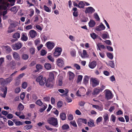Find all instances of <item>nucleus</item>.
Returning a JSON list of instances; mask_svg holds the SVG:
<instances>
[{"label":"nucleus","instance_id":"f257e3e1","mask_svg":"<svg viewBox=\"0 0 132 132\" xmlns=\"http://www.w3.org/2000/svg\"><path fill=\"white\" fill-rule=\"evenodd\" d=\"M47 122L50 124L55 127H57L58 126V120L56 118L53 117H50L47 119Z\"/></svg>","mask_w":132,"mask_h":132},{"label":"nucleus","instance_id":"f03ea898","mask_svg":"<svg viewBox=\"0 0 132 132\" xmlns=\"http://www.w3.org/2000/svg\"><path fill=\"white\" fill-rule=\"evenodd\" d=\"M62 51L61 48L59 47H56L55 49V51L53 53V55L54 56L57 57L60 56Z\"/></svg>","mask_w":132,"mask_h":132},{"label":"nucleus","instance_id":"7ed1b4c3","mask_svg":"<svg viewBox=\"0 0 132 132\" xmlns=\"http://www.w3.org/2000/svg\"><path fill=\"white\" fill-rule=\"evenodd\" d=\"M12 47L14 50H17L20 49L22 46V44L20 42L16 43L12 45Z\"/></svg>","mask_w":132,"mask_h":132},{"label":"nucleus","instance_id":"20e7f679","mask_svg":"<svg viewBox=\"0 0 132 132\" xmlns=\"http://www.w3.org/2000/svg\"><path fill=\"white\" fill-rule=\"evenodd\" d=\"M91 80L92 85L93 87H96L99 84L100 81L96 78H91Z\"/></svg>","mask_w":132,"mask_h":132},{"label":"nucleus","instance_id":"39448f33","mask_svg":"<svg viewBox=\"0 0 132 132\" xmlns=\"http://www.w3.org/2000/svg\"><path fill=\"white\" fill-rule=\"evenodd\" d=\"M57 65L59 67H64V62L62 58H58L56 62Z\"/></svg>","mask_w":132,"mask_h":132},{"label":"nucleus","instance_id":"423d86ee","mask_svg":"<svg viewBox=\"0 0 132 132\" xmlns=\"http://www.w3.org/2000/svg\"><path fill=\"white\" fill-rule=\"evenodd\" d=\"M106 92L105 94V97L108 100L110 99L113 97V96L111 92L109 90H106Z\"/></svg>","mask_w":132,"mask_h":132},{"label":"nucleus","instance_id":"0eeeda50","mask_svg":"<svg viewBox=\"0 0 132 132\" xmlns=\"http://www.w3.org/2000/svg\"><path fill=\"white\" fill-rule=\"evenodd\" d=\"M13 78L12 77L10 76L9 77L4 79L3 81V84L5 85H6L10 83L13 80Z\"/></svg>","mask_w":132,"mask_h":132},{"label":"nucleus","instance_id":"6e6552de","mask_svg":"<svg viewBox=\"0 0 132 132\" xmlns=\"http://www.w3.org/2000/svg\"><path fill=\"white\" fill-rule=\"evenodd\" d=\"M105 27L102 23L98 26L96 27L95 28V30L97 31H101L105 29Z\"/></svg>","mask_w":132,"mask_h":132},{"label":"nucleus","instance_id":"1a4fd4ad","mask_svg":"<svg viewBox=\"0 0 132 132\" xmlns=\"http://www.w3.org/2000/svg\"><path fill=\"white\" fill-rule=\"evenodd\" d=\"M46 46L47 48L50 50H52L55 46V44L53 42H48L46 43Z\"/></svg>","mask_w":132,"mask_h":132},{"label":"nucleus","instance_id":"9d476101","mask_svg":"<svg viewBox=\"0 0 132 132\" xmlns=\"http://www.w3.org/2000/svg\"><path fill=\"white\" fill-rule=\"evenodd\" d=\"M13 58L16 60L18 61L20 59V55L17 53L14 52L13 54Z\"/></svg>","mask_w":132,"mask_h":132},{"label":"nucleus","instance_id":"9b49d317","mask_svg":"<svg viewBox=\"0 0 132 132\" xmlns=\"http://www.w3.org/2000/svg\"><path fill=\"white\" fill-rule=\"evenodd\" d=\"M46 82V86L47 87L50 88L53 87V85L52 81L49 80V79H47Z\"/></svg>","mask_w":132,"mask_h":132},{"label":"nucleus","instance_id":"f8f14e48","mask_svg":"<svg viewBox=\"0 0 132 132\" xmlns=\"http://www.w3.org/2000/svg\"><path fill=\"white\" fill-rule=\"evenodd\" d=\"M29 35L32 38H34L37 35L36 31L34 30H32L30 31L29 32Z\"/></svg>","mask_w":132,"mask_h":132},{"label":"nucleus","instance_id":"ddd939ff","mask_svg":"<svg viewBox=\"0 0 132 132\" xmlns=\"http://www.w3.org/2000/svg\"><path fill=\"white\" fill-rule=\"evenodd\" d=\"M95 10L93 7H89L86 8L85 12L86 13H92L95 12Z\"/></svg>","mask_w":132,"mask_h":132},{"label":"nucleus","instance_id":"4468645a","mask_svg":"<svg viewBox=\"0 0 132 132\" xmlns=\"http://www.w3.org/2000/svg\"><path fill=\"white\" fill-rule=\"evenodd\" d=\"M96 65V61H93L92 62L89 63L88 66L91 69H93L95 67Z\"/></svg>","mask_w":132,"mask_h":132},{"label":"nucleus","instance_id":"2eb2a0df","mask_svg":"<svg viewBox=\"0 0 132 132\" xmlns=\"http://www.w3.org/2000/svg\"><path fill=\"white\" fill-rule=\"evenodd\" d=\"M21 39L24 41H26L28 40V37L26 33H22V34Z\"/></svg>","mask_w":132,"mask_h":132},{"label":"nucleus","instance_id":"dca6fc26","mask_svg":"<svg viewBox=\"0 0 132 132\" xmlns=\"http://www.w3.org/2000/svg\"><path fill=\"white\" fill-rule=\"evenodd\" d=\"M2 90L4 92L2 96V97L3 98H5L7 92V87L6 86H3L2 88Z\"/></svg>","mask_w":132,"mask_h":132},{"label":"nucleus","instance_id":"f3484780","mask_svg":"<svg viewBox=\"0 0 132 132\" xmlns=\"http://www.w3.org/2000/svg\"><path fill=\"white\" fill-rule=\"evenodd\" d=\"M101 92V91L100 89V87L96 88L94 89V91L92 93V94L93 95H97Z\"/></svg>","mask_w":132,"mask_h":132},{"label":"nucleus","instance_id":"a211bd4d","mask_svg":"<svg viewBox=\"0 0 132 132\" xmlns=\"http://www.w3.org/2000/svg\"><path fill=\"white\" fill-rule=\"evenodd\" d=\"M3 47L8 53H9L12 51L11 47L9 46H4Z\"/></svg>","mask_w":132,"mask_h":132},{"label":"nucleus","instance_id":"6ab92c4d","mask_svg":"<svg viewBox=\"0 0 132 132\" xmlns=\"http://www.w3.org/2000/svg\"><path fill=\"white\" fill-rule=\"evenodd\" d=\"M87 124L88 126L90 127H92L95 126L94 124V121L92 120H90L89 122H88Z\"/></svg>","mask_w":132,"mask_h":132},{"label":"nucleus","instance_id":"aec40b11","mask_svg":"<svg viewBox=\"0 0 132 132\" xmlns=\"http://www.w3.org/2000/svg\"><path fill=\"white\" fill-rule=\"evenodd\" d=\"M39 16L40 17V16ZM39 15H35L33 17L32 19L34 22H38L39 20Z\"/></svg>","mask_w":132,"mask_h":132},{"label":"nucleus","instance_id":"412c9836","mask_svg":"<svg viewBox=\"0 0 132 132\" xmlns=\"http://www.w3.org/2000/svg\"><path fill=\"white\" fill-rule=\"evenodd\" d=\"M69 75V79L70 80H71L73 79L75 77V74L74 73L71 72L69 71L68 72Z\"/></svg>","mask_w":132,"mask_h":132},{"label":"nucleus","instance_id":"4be33fe9","mask_svg":"<svg viewBox=\"0 0 132 132\" xmlns=\"http://www.w3.org/2000/svg\"><path fill=\"white\" fill-rule=\"evenodd\" d=\"M44 66L45 68L47 70H50L51 68V65L48 63H45L44 65Z\"/></svg>","mask_w":132,"mask_h":132},{"label":"nucleus","instance_id":"5701e85b","mask_svg":"<svg viewBox=\"0 0 132 132\" xmlns=\"http://www.w3.org/2000/svg\"><path fill=\"white\" fill-rule=\"evenodd\" d=\"M24 108V107L23 105L20 103L18 105L17 109L19 111H21L23 110Z\"/></svg>","mask_w":132,"mask_h":132},{"label":"nucleus","instance_id":"b1692460","mask_svg":"<svg viewBox=\"0 0 132 132\" xmlns=\"http://www.w3.org/2000/svg\"><path fill=\"white\" fill-rule=\"evenodd\" d=\"M60 118L62 120H65L66 119V114L65 113L62 112L60 114Z\"/></svg>","mask_w":132,"mask_h":132},{"label":"nucleus","instance_id":"393cba45","mask_svg":"<svg viewBox=\"0 0 132 132\" xmlns=\"http://www.w3.org/2000/svg\"><path fill=\"white\" fill-rule=\"evenodd\" d=\"M104 118V122L107 123L109 121V117L107 114H105L103 116Z\"/></svg>","mask_w":132,"mask_h":132},{"label":"nucleus","instance_id":"a878e982","mask_svg":"<svg viewBox=\"0 0 132 132\" xmlns=\"http://www.w3.org/2000/svg\"><path fill=\"white\" fill-rule=\"evenodd\" d=\"M20 34L19 33L16 32L14 33L12 37L16 39H17L20 38Z\"/></svg>","mask_w":132,"mask_h":132},{"label":"nucleus","instance_id":"bb28decb","mask_svg":"<svg viewBox=\"0 0 132 132\" xmlns=\"http://www.w3.org/2000/svg\"><path fill=\"white\" fill-rule=\"evenodd\" d=\"M95 24V22L93 20H90L89 23V26L91 27H94Z\"/></svg>","mask_w":132,"mask_h":132},{"label":"nucleus","instance_id":"cd10ccee","mask_svg":"<svg viewBox=\"0 0 132 132\" xmlns=\"http://www.w3.org/2000/svg\"><path fill=\"white\" fill-rule=\"evenodd\" d=\"M54 79V75L52 72H50L49 73V78L48 79L53 81Z\"/></svg>","mask_w":132,"mask_h":132},{"label":"nucleus","instance_id":"c85d7f7f","mask_svg":"<svg viewBox=\"0 0 132 132\" xmlns=\"http://www.w3.org/2000/svg\"><path fill=\"white\" fill-rule=\"evenodd\" d=\"M61 128L63 130H67L69 128V127L68 125L64 124L62 126Z\"/></svg>","mask_w":132,"mask_h":132},{"label":"nucleus","instance_id":"c756f323","mask_svg":"<svg viewBox=\"0 0 132 132\" xmlns=\"http://www.w3.org/2000/svg\"><path fill=\"white\" fill-rule=\"evenodd\" d=\"M81 56L82 58H85L86 57H88V55L86 50H83V51L82 54H81Z\"/></svg>","mask_w":132,"mask_h":132},{"label":"nucleus","instance_id":"7c9ffc66","mask_svg":"<svg viewBox=\"0 0 132 132\" xmlns=\"http://www.w3.org/2000/svg\"><path fill=\"white\" fill-rule=\"evenodd\" d=\"M46 79L45 78H43L42 80L39 82V84L41 85H43L46 82Z\"/></svg>","mask_w":132,"mask_h":132},{"label":"nucleus","instance_id":"2f4dec72","mask_svg":"<svg viewBox=\"0 0 132 132\" xmlns=\"http://www.w3.org/2000/svg\"><path fill=\"white\" fill-rule=\"evenodd\" d=\"M15 120H14L13 121L15 124L17 126L22 125H23L24 123L23 122H22L19 121H15Z\"/></svg>","mask_w":132,"mask_h":132},{"label":"nucleus","instance_id":"473e14b6","mask_svg":"<svg viewBox=\"0 0 132 132\" xmlns=\"http://www.w3.org/2000/svg\"><path fill=\"white\" fill-rule=\"evenodd\" d=\"M90 36L93 39H95L98 37V36L95 33L93 32L90 33Z\"/></svg>","mask_w":132,"mask_h":132},{"label":"nucleus","instance_id":"72a5a7b5","mask_svg":"<svg viewBox=\"0 0 132 132\" xmlns=\"http://www.w3.org/2000/svg\"><path fill=\"white\" fill-rule=\"evenodd\" d=\"M36 103L39 106H43V105H44L43 103L40 100H38L36 102Z\"/></svg>","mask_w":132,"mask_h":132},{"label":"nucleus","instance_id":"f704fd0d","mask_svg":"<svg viewBox=\"0 0 132 132\" xmlns=\"http://www.w3.org/2000/svg\"><path fill=\"white\" fill-rule=\"evenodd\" d=\"M9 6H7V5H0V10H7V7Z\"/></svg>","mask_w":132,"mask_h":132},{"label":"nucleus","instance_id":"c9c22d12","mask_svg":"<svg viewBox=\"0 0 132 132\" xmlns=\"http://www.w3.org/2000/svg\"><path fill=\"white\" fill-rule=\"evenodd\" d=\"M36 49L34 47H32L30 48L29 51L30 53L32 55L35 54V52Z\"/></svg>","mask_w":132,"mask_h":132},{"label":"nucleus","instance_id":"e433bc0d","mask_svg":"<svg viewBox=\"0 0 132 132\" xmlns=\"http://www.w3.org/2000/svg\"><path fill=\"white\" fill-rule=\"evenodd\" d=\"M44 107L42 108L39 109V111L40 112H43L45 109L47 108V104H45L44 105Z\"/></svg>","mask_w":132,"mask_h":132},{"label":"nucleus","instance_id":"4c0bfd02","mask_svg":"<svg viewBox=\"0 0 132 132\" xmlns=\"http://www.w3.org/2000/svg\"><path fill=\"white\" fill-rule=\"evenodd\" d=\"M92 107L100 111H102L103 109L101 107H100L98 105H92Z\"/></svg>","mask_w":132,"mask_h":132},{"label":"nucleus","instance_id":"58836bf2","mask_svg":"<svg viewBox=\"0 0 132 132\" xmlns=\"http://www.w3.org/2000/svg\"><path fill=\"white\" fill-rule=\"evenodd\" d=\"M14 29H13L12 27L10 26L8 28L7 32L9 33H11L14 31Z\"/></svg>","mask_w":132,"mask_h":132},{"label":"nucleus","instance_id":"ea45409f","mask_svg":"<svg viewBox=\"0 0 132 132\" xmlns=\"http://www.w3.org/2000/svg\"><path fill=\"white\" fill-rule=\"evenodd\" d=\"M44 10L45 11H46L49 12H51V9L46 5H44Z\"/></svg>","mask_w":132,"mask_h":132},{"label":"nucleus","instance_id":"a19ab883","mask_svg":"<svg viewBox=\"0 0 132 132\" xmlns=\"http://www.w3.org/2000/svg\"><path fill=\"white\" fill-rule=\"evenodd\" d=\"M43 77V76L42 75H40L38 76L37 78L36 79V81L39 83V82H40L41 80H42Z\"/></svg>","mask_w":132,"mask_h":132},{"label":"nucleus","instance_id":"79ce46f5","mask_svg":"<svg viewBox=\"0 0 132 132\" xmlns=\"http://www.w3.org/2000/svg\"><path fill=\"white\" fill-rule=\"evenodd\" d=\"M27 83L26 82H24L22 84V87L23 89H26L27 86Z\"/></svg>","mask_w":132,"mask_h":132},{"label":"nucleus","instance_id":"37998d69","mask_svg":"<svg viewBox=\"0 0 132 132\" xmlns=\"http://www.w3.org/2000/svg\"><path fill=\"white\" fill-rule=\"evenodd\" d=\"M106 54L108 57L110 59H112L113 58V57L112 54L110 53H108Z\"/></svg>","mask_w":132,"mask_h":132},{"label":"nucleus","instance_id":"c03bdc74","mask_svg":"<svg viewBox=\"0 0 132 132\" xmlns=\"http://www.w3.org/2000/svg\"><path fill=\"white\" fill-rule=\"evenodd\" d=\"M52 112L55 114L57 116L58 115L59 113L58 111L55 108H54L53 109Z\"/></svg>","mask_w":132,"mask_h":132},{"label":"nucleus","instance_id":"a18cd8bd","mask_svg":"<svg viewBox=\"0 0 132 132\" xmlns=\"http://www.w3.org/2000/svg\"><path fill=\"white\" fill-rule=\"evenodd\" d=\"M85 6V4L82 1H80L78 3V7L83 8Z\"/></svg>","mask_w":132,"mask_h":132},{"label":"nucleus","instance_id":"49530a36","mask_svg":"<svg viewBox=\"0 0 132 132\" xmlns=\"http://www.w3.org/2000/svg\"><path fill=\"white\" fill-rule=\"evenodd\" d=\"M79 121L85 124H87V120L86 119L82 118H80L79 120Z\"/></svg>","mask_w":132,"mask_h":132},{"label":"nucleus","instance_id":"de8ad7c7","mask_svg":"<svg viewBox=\"0 0 132 132\" xmlns=\"http://www.w3.org/2000/svg\"><path fill=\"white\" fill-rule=\"evenodd\" d=\"M83 76L81 75H79L78 77V79L77 80V82L79 83L82 80Z\"/></svg>","mask_w":132,"mask_h":132},{"label":"nucleus","instance_id":"09e8293b","mask_svg":"<svg viewBox=\"0 0 132 132\" xmlns=\"http://www.w3.org/2000/svg\"><path fill=\"white\" fill-rule=\"evenodd\" d=\"M22 58L23 60H26L28 59V56L27 54H24L22 55Z\"/></svg>","mask_w":132,"mask_h":132},{"label":"nucleus","instance_id":"8fccbe9b","mask_svg":"<svg viewBox=\"0 0 132 132\" xmlns=\"http://www.w3.org/2000/svg\"><path fill=\"white\" fill-rule=\"evenodd\" d=\"M32 127V126L31 125H29L24 126V129H26L27 130H28L31 128Z\"/></svg>","mask_w":132,"mask_h":132},{"label":"nucleus","instance_id":"3c124183","mask_svg":"<svg viewBox=\"0 0 132 132\" xmlns=\"http://www.w3.org/2000/svg\"><path fill=\"white\" fill-rule=\"evenodd\" d=\"M106 33L107 34H103L102 35V37L104 39L108 38V36H109L108 33Z\"/></svg>","mask_w":132,"mask_h":132},{"label":"nucleus","instance_id":"603ef678","mask_svg":"<svg viewBox=\"0 0 132 132\" xmlns=\"http://www.w3.org/2000/svg\"><path fill=\"white\" fill-rule=\"evenodd\" d=\"M25 27V28L27 30H29L30 29H31L32 28V26L31 24H29L28 26H24V27Z\"/></svg>","mask_w":132,"mask_h":132},{"label":"nucleus","instance_id":"864d4df0","mask_svg":"<svg viewBox=\"0 0 132 132\" xmlns=\"http://www.w3.org/2000/svg\"><path fill=\"white\" fill-rule=\"evenodd\" d=\"M116 116L114 114H112L111 117V120L114 122L116 121Z\"/></svg>","mask_w":132,"mask_h":132},{"label":"nucleus","instance_id":"5fc2aeb1","mask_svg":"<svg viewBox=\"0 0 132 132\" xmlns=\"http://www.w3.org/2000/svg\"><path fill=\"white\" fill-rule=\"evenodd\" d=\"M16 64L14 61H12L11 62L10 64L11 67L13 69H14L15 68Z\"/></svg>","mask_w":132,"mask_h":132},{"label":"nucleus","instance_id":"6e6d98bb","mask_svg":"<svg viewBox=\"0 0 132 132\" xmlns=\"http://www.w3.org/2000/svg\"><path fill=\"white\" fill-rule=\"evenodd\" d=\"M109 65L112 68H114V64L113 62L110 61L109 62Z\"/></svg>","mask_w":132,"mask_h":132},{"label":"nucleus","instance_id":"4d7b16f0","mask_svg":"<svg viewBox=\"0 0 132 132\" xmlns=\"http://www.w3.org/2000/svg\"><path fill=\"white\" fill-rule=\"evenodd\" d=\"M70 54L73 57H75L76 55V52L75 50L72 51L71 52Z\"/></svg>","mask_w":132,"mask_h":132},{"label":"nucleus","instance_id":"13d9d810","mask_svg":"<svg viewBox=\"0 0 132 132\" xmlns=\"http://www.w3.org/2000/svg\"><path fill=\"white\" fill-rule=\"evenodd\" d=\"M63 104L62 102L61 101H59L57 104V106L58 108H60L62 106Z\"/></svg>","mask_w":132,"mask_h":132},{"label":"nucleus","instance_id":"bf43d9fd","mask_svg":"<svg viewBox=\"0 0 132 132\" xmlns=\"http://www.w3.org/2000/svg\"><path fill=\"white\" fill-rule=\"evenodd\" d=\"M20 83V81L19 80L16 78V81L15 82V85L16 86H18Z\"/></svg>","mask_w":132,"mask_h":132},{"label":"nucleus","instance_id":"052dcab7","mask_svg":"<svg viewBox=\"0 0 132 132\" xmlns=\"http://www.w3.org/2000/svg\"><path fill=\"white\" fill-rule=\"evenodd\" d=\"M25 74L24 73H22L19 75L16 78L19 80L21 78H22L24 75Z\"/></svg>","mask_w":132,"mask_h":132},{"label":"nucleus","instance_id":"680f3d73","mask_svg":"<svg viewBox=\"0 0 132 132\" xmlns=\"http://www.w3.org/2000/svg\"><path fill=\"white\" fill-rule=\"evenodd\" d=\"M25 95V93L24 92H23L20 95V98L21 99L23 100L24 97Z\"/></svg>","mask_w":132,"mask_h":132},{"label":"nucleus","instance_id":"e2e57ef3","mask_svg":"<svg viewBox=\"0 0 132 132\" xmlns=\"http://www.w3.org/2000/svg\"><path fill=\"white\" fill-rule=\"evenodd\" d=\"M104 42L108 45H111L112 43L110 40H106L104 41Z\"/></svg>","mask_w":132,"mask_h":132},{"label":"nucleus","instance_id":"0e129e2a","mask_svg":"<svg viewBox=\"0 0 132 132\" xmlns=\"http://www.w3.org/2000/svg\"><path fill=\"white\" fill-rule=\"evenodd\" d=\"M68 119L70 120H73V116L71 114H70L68 116Z\"/></svg>","mask_w":132,"mask_h":132},{"label":"nucleus","instance_id":"69168bd1","mask_svg":"<svg viewBox=\"0 0 132 132\" xmlns=\"http://www.w3.org/2000/svg\"><path fill=\"white\" fill-rule=\"evenodd\" d=\"M94 17L98 21L100 20V19L99 16L97 13H94Z\"/></svg>","mask_w":132,"mask_h":132},{"label":"nucleus","instance_id":"338daca9","mask_svg":"<svg viewBox=\"0 0 132 132\" xmlns=\"http://www.w3.org/2000/svg\"><path fill=\"white\" fill-rule=\"evenodd\" d=\"M85 103L84 101H81L79 103V104L80 106H84Z\"/></svg>","mask_w":132,"mask_h":132},{"label":"nucleus","instance_id":"774afa93","mask_svg":"<svg viewBox=\"0 0 132 132\" xmlns=\"http://www.w3.org/2000/svg\"><path fill=\"white\" fill-rule=\"evenodd\" d=\"M13 114L11 113L8 114L7 116V117L8 118L10 119L12 118H13Z\"/></svg>","mask_w":132,"mask_h":132}]
</instances>
